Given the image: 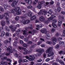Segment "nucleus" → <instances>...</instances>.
Masks as SVG:
<instances>
[{"instance_id": "obj_1", "label": "nucleus", "mask_w": 65, "mask_h": 65, "mask_svg": "<svg viewBox=\"0 0 65 65\" xmlns=\"http://www.w3.org/2000/svg\"><path fill=\"white\" fill-rule=\"evenodd\" d=\"M4 15H0V19H3L4 17H5V18L6 20L7 23L8 25H9V24H10V23H9V21L8 20L9 18L8 13H5Z\"/></svg>"}, {"instance_id": "obj_2", "label": "nucleus", "mask_w": 65, "mask_h": 65, "mask_svg": "<svg viewBox=\"0 0 65 65\" xmlns=\"http://www.w3.org/2000/svg\"><path fill=\"white\" fill-rule=\"evenodd\" d=\"M53 50V47H50L46 51V53H48L47 55L48 57L53 56L54 55V52L52 51Z\"/></svg>"}, {"instance_id": "obj_3", "label": "nucleus", "mask_w": 65, "mask_h": 65, "mask_svg": "<svg viewBox=\"0 0 65 65\" xmlns=\"http://www.w3.org/2000/svg\"><path fill=\"white\" fill-rule=\"evenodd\" d=\"M20 10V7H17L16 9H12L9 12L10 13H14L16 11V13L18 15H19L21 14V11H19Z\"/></svg>"}, {"instance_id": "obj_4", "label": "nucleus", "mask_w": 65, "mask_h": 65, "mask_svg": "<svg viewBox=\"0 0 65 65\" xmlns=\"http://www.w3.org/2000/svg\"><path fill=\"white\" fill-rule=\"evenodd\" d=\"M25 58L29 61H34V60L35 59V57L33 55H30L29 57L28 56H25Z\"/></svg>"}, {"instance_id": "obj_5", "label": "nucleus", "mask_w": 65, "mask_h": 65, "mask_svg": "<svg viewBox=\"0 0 65 65\" xmlns=\"http://www.w3.org/2000/svg\"><path fill=\"white\" fill-rule=\"evenodd\" d=\"M19 22L23 23L24 25H26V24H29L30 23V20H25L23 19L21 20H19Z\"/></svg>"}, {"instance_id": "obj_6", "label": "nucleus", "mask_w": 65, "mask_h": 65, "mask_svg": "<svg viewBox=\"0 0 65 65\" xmlns=\"http://www.w3.org/2000/svg\"><path fill=\"white\" fill-rule=\"evenodd\" d=\"M28 16L29 17H31L32 16V12L31 11H29L28 14H25L24 16H22L21 17V18L22 19H24L25 17H27Z\"/></svg>"}, {"instance_id": "obj_7", "label": "nucleus", "mask_w": 65, "mask_h": 65, "mask_svg": "<svg viewBox=\"0 0 65 65\" xmlns=\"http://www.w3.org/2000/svg\"><path fill=\"white\" fill-rule=\"evenodd\" d=\"M47 11L44 10H40V12L38 13V15H40L42 13V14H43L44 13H47Z\"/></svg>"}, {"instance_id": "obj_8", "label": "nucleus", "mask_w": 65, "mask_h": 65, "mask_svg": "<svg viewBox=\"0 0 65 65\" xmlns=\"http://www.w3.org/2000/svg\"><path fill=\"white\" fill-rule=\"evenodd\" d=\"M51 40H52V42H53V44L54 45H55L56 44V43L55 42H57V38L56 37H53L51 39Z\"/></svg>"}, {"instance_id": "obj_9", "label": "nucleus", "mask_w": 65, "mask_h": 65, "mask_svg": "<svg viewBox=\"0 0 65 65\" xmlns=\"http://www.w3.org/2000/svg\"><path fill=\"white\" fill-rule=\"evenodd\" d=\"M56 16L52 15L51 16V17H50L47 19L49 21H51V20H53V19L54 18H56Z\"/></svg>"}, {"instance_id": "obj_10", "label": "nucleus", "mask_w": 65, "mask_h": 65, "mask_svg": "<svg viewBox=\"0 0 65 65\" xmlns=\"http://www.w3.org/2000/svg\"><path fill=\"white\" fill-rule=\"evenodd\" d=\"M25 1L27 3H28L29 5H31L33 3L32 1L31 0H25Z\"/></svg>"}, {"instance_id": "obj_11", "label": "nucleus", "mask_w": 65, "mask_h": 65, "mask_svg": "<svg viewBox=\"0 0 65 65\" xmlns=\"http://www.w3.org/2000/svg\"><path fill=\"white\" fill-rule=\"evenodd\" d=\"M49 34L50 33L48 32H47L46 34V37L47 39H49L50 38V36Z\"/></svg>"}, {"instance_id": "obj_12", "label": "nucleus", "mask_w": 65, "mask_h": 65, "mask_svg": "<svg viewBox=\"0 0 65 65\" xmlns=\"http://www.w3.org/2000/svg\"><path fill=\"white\" fill-rule=\"evenodd\" d=\"M7 50L8 52H10L11 53H13V52L12 51V48L10 46L7 49Z\"/></svg>"}, {"instance_id": "obj_13", "label": "nucleus", "mask_w": 65, "mask_h": 65, "mask_svg": "<svg viewBox=\"0 0 65 65\" xmlns=\"http://www.w3.org/2000/svg\"><path fill=\"white\" fill-rule=\"evenodd\" d=\"M62 20H59L58 21V26L59 27L61 26L62 24Z\"/></svg>"}, {"instance_id": "obj_14", "label": "nucleus", "mask_w": 65, "mask_h": 65, "mask_svg": "<svg viewBox=\"0 0 65 65\" xmlns=\"http://www.w3.org/2000/svg\"><path fill=\"white\" fill-rule=\"evenodd\" d=\"M39 20L41 22H43L45 20V18L42 16H41L39 18Z\"/></svg>"}, {"instance_id": "obj_15", "label": "nucleus", "mask_w": 65, "mask_h": 65, "mask_svg": "<svg viewBox=\"0 0 65 65\" xmlns=\"http://www.w3.org/2000/svg\"><path fill=\"white\" fill-rule=\"evenodd\" d=\"M9 27L10 28V29H11L12 32H14V31H15V30L16 29V28H13V27L12 26H9Z\"/></svg>"}, {"instance_id": "obj_16", "label": "nucleus", "mask_w": 65, "mask_h": 65, "mask_svg": "<svg viewBox=\"0 0 65 65\" xmlns=\"http://www.w3.org/2000/svg\"><path fill=\"white\" fill-rule=\"evenodd\" d=\"M36 18H37V16H33L30 18V20L31 21H33V20H34L35 19H36Z\"/></svg>"}, {"instance_id": "obj_17", "label": "nucleus", "mask_w": 65, "mask_h": 65, "mask_svg": "<svg viewBox=\"0 0 65 65\" xmlns=\"http://www.w3.org/2000/svg\"><path fill=\"white\" fill-rule=\"evenodd\" d=\"M36 32V30H35L34 29L33 30V31H32V32H31V31H29L28 33L29 34H33L34 33H35Z\"/></svg>"}, {"instance_id": "obj_18", "label": "nucleus", "mask_w": 65, "mask_h": 65, "mask_svg": "<svg viewBox=\"0 0 65 65\" xmlns=\"http://www.w3.org/2000/svg\"><path fill=\"white\" fill-rule=\"evenodd\" d=\"M32 52V51H30V50L29 51H27V52H25L23 53V54L24 55H26L27 54H29V53H30L31 52Z\"/></svg>"}, {"instance_id": "obj_19", "label": "nucleus", "mask_w": 65, "mask_h": 65, "mask_svg": "<svg viewBox=\"0 0 65 65\" xmlns=\"http://www.w3.org/2000/svg\"><path fill=\"white\" fill-rule=\"evenodd\" d=\"M56 61L57 62H59L60 63L62 64V65H64V62L62 60L59 61V60L57 59V60Z\"/></svg>"}, {"instance_id": "obj_20", "label": "nucleus", "mask_w": 65, "mask_h": 65, "mask_svg": "<svg viewBox=\"0 0 65 65\" xmlns=\"http://www.w3.org/2000/svg\"><path fill=\"white\" fill-rule=\"evenodd\" d=\"M46 29L45 28H44L41 31V33H45V32H46Z\"/></svg>"}, {"instance_id": "obj_21", "label": "nucleus", "mask_w": 65, "mask_h": 65, "mask_svg": "<svg viewBox=\"0 0 65 65\" xmlns=\"http://www.w3.org/2000/svg\"><path fill=\"white\" fill-rule=\"evenodd\" d=\"M5 25V22L4 21H2L1 22V25L2 26H4Z\"/></svg>"}, {"instance_id": "obj_22", "label": "nucleus", "mask_w": 65, "mask_h": 65, "mask_svg": "<svg viewBox=\"0 0 65 65\" xmlns=\"http://www.w3.org/2000/svg\"><path fill=\"white\" fill-rule=\"evenodd\" d=\"M52 12H53V10L52 9H51L49 10V11L48 12V13L50 14H52Z\"/></svg>"}, {"instance_id": "obj_23", "label": "nucleus", "mask_w": 65, "mask_h": 65, "mask_svg": "<svg viewBox=\"0 0 65 65\" xmlns=\"http://www.w3.org/2000/svg\"><path fill=\"white\" fill-rule=\"evenodd\" d=\"M1 64H2V65H6V64H7V61H5V62L2 61L1 62Z\"/></svg>"}, {"instance_id": "obj_24", "label": "nucleus", "mask_w": 65, "mask_h": 65, "mask_svg": "<svg viewBox=\"0 0 65 65\" xmlns=\"http://www.w3.org/2000/svg\"><path fill=\"white\" fill-rule=\"evenodd\" d=\"M4 6L5 10H6L7 8L8 7V5L7 4H5L4 5Z\"/></svg>"}, {"instance_id": "obj_25", "label": "nucleus", "mask_w": 65, "mask_h": 65, "mask_svg": "<svg viewBox=\"0 0 65 65\" xmlns=\"http://www.w3.org/2000/svg\"><path fill=\"white\" fill-rule=\"evenodd\" d=\"M13 4H15V5H17V4L18 3V1L17 0H16V1H14L12 3Z\"/></svg>"}, {"instance_id": "obj_26", "label": "nucleus", "mask_w": 65, "mask_h": 65, "mask_svg": "<svg viewBox=\"0 0 65 65\" xmlns=\"http://www.w3.org/2000/svg\"><path fill=\"white\" fill-rule=\"evenodd\" d=\"M64 42L63 41H61V42H60L59 43V44L60 45V46H62V45H63L64 44Z\"/></svg>"}, {"instance_id": "obj_27", "label": "nucleus", "mask_w": 65, "mask_h": 65, "mask_svg": "<svg viewBox=\"0 0 65 65\" xmlns=\"http://www.w3.org/2000/svg\"><path fill=\"white\" fill-rule=\"evenodd\" d=\"M28 28H30V29H33L32 28V27H33L32 26V24H29L28 25Z\"/></svg>"}, {"instance_id": "obj_28", "label": "nucleus", "mask_w": 65, "mask_h": 65, "mask_svg": "<svg viewBox=\"0 0 65 65\" xmlns=\"http://www.w3.org/2000/svg\"><path fill=\"white\" fill-rule=\"evenodd\" d=\"M20 32H21V30H20V29H18L16 32V33L18 35L20 34Z\"/></svg>"}, {"instance_id": "obj_29", "label": "nucleus", "mask_w": 65, "mask_h": 65, "mask_svg": "<svg viewBox=\"0 0 65 65\" xmlns=\"http://www.w3.org/2000/svg\"><path fill=\"white\" fill-rule=\"evenodd\" d=\"M5 32L4 31H2L1 35V37H3V36H4V35H5Z\"/></svg>"}, {"instance_id": "obj_30", "label": "nucleus", "mask_w": 65, "mask_h": 65, "mask_svg": "<svg viewBox=\"0 0 65 65\" xmlns=\"http://www.w3.org/2000/svg\"><path fill=\"white\" fill-rule=\"evenodd\" d=\"M37 27L39 29H40L42 27V26L41 25V24H40L39 25H38L37 26Z\"/></svg>"}, {"instance_id": "obj_31", "label": "nucleus", "mask_w": 65, "mask_h": 65, "mask_svg": "<svg viewBox=\"0 0 65 65\" xmlns=\"http://www.w3.org/2000/svg\"><path fill=\"white\" fill-rule=\"evenodd\" d=\"M52 26L54 28H57V25L56 24L53 23H52Z\"/></svg>"}, {"instance_id": "obj_32", "label": "nucleus", "mask_w": 65, "mask_h": 65, "mask_svg": "<svg viewBox=\"0 0 65 65\" xmlns=\"http://www.w3.org/2000/svg\"><path fill=\"white\" fill-rule=\"evenodd\" d=\"M22 48L23 50H24V52H29V51H28V48H26L25 49L23 48Z\"/></svg>"}, {"instance_id": "obj_33", "label": "nucleus", "mask_w": 65, "mask_h": 65, "mask_svg": "<svg viewBox=\"0 0 65 65\" xmlns=\"http://www.w3.org/2000/svg\"><path fill=\"white\" fill-rule=\"evenodd\" d=\"M46 43L47 44H51L52 43V42L50 41H47L46 42Z\"/></svg>"}, {"instance_id": "obj_34", "label": "nucleus", "mask_w": 65, "mask_h": 65, "mask_svg": "<svg viewBox=\"0 0 65 65\" xmlns=\"http://www.w3.org/2000/svg\"><path fill=\"white\" fill-rule=\"evenodd\" d=\"M37 8H39V9H40V8H41V6L40 4H39L37 6Z\"/></svg>"}, {"instance_id": "obj_35", "label": "nucleus", "mask_w": 65, "mask_h": 65, "mask_svg": "<svg viewBox=\"0 0 65 65\" xmlns=\"http://www.w3.org/2000/svg\"><path fill=\"white\" fill-rule=\"evenodd\" d=\"M39 4H44V1H43L41 2H39L38 3Z\"/></svg>"}, {"instance_id": "obj_36", "label": "nucleus", "mask_w": 65, "mask_h": 65, "mask_svg": "<svg viewBox=\"0 0 65 65\" xmlns=\"http://www.w3.org/2000/svg\"><path fill=\"white\" fill-rule=\"evenodd\" d=\"M22 62H23V63H24V62H27L28 61L27 60L25 59H24L22 60Z\"/></svg>"}, {"instance_id": "obj_37", "label": "nucleus", "mask_w": 65, "mask_h": 65, "mask_svg": "<svg viewBox=\"0 0 65 65\" xmlns=\"http://www.w3.org/2000/svg\"><path fill=\"white\" fill-rule=\"evenodd\" d=\"M27 7L28 9H31V8H33V6H29Z\"/></svg>"}, {"instance_id": "obj_38", "label": "nucleus", "mask_w": 65, "mask_h": 65, "mask_svg": "<svg viewBox=\"0 0 65 65\" xmlns=\"http://www.w3.org/2000/svg\"><path fill=\"white\" fill-rule=\"evenodd\" d=\"M55 31H56V29H55L54 28H53L51 30V33H53L54 32H55Z\"/></svg>"}, {"instance_id": "obj_39", "label": "nucleus", "mask_w": 65, "mask_h": 65, "mask_svg": "<svg viewBox=\"0 0 65 65\" xmlns=\"http://www.w3.org/2000/svg\"><path fill=\"white\" fill-rule=\"evenodd\" d=\"M36 51L37 52H38V53H40V49H37L36 50Z\"/></svg>"}, {"instance_id": "obj_40", "label": "nucleus", "mask_w": 65, "mask_h": 65, "mask_svg": "<svg viewBox=\"0 0 65 65\" xmlns=\"http://www.w3.org/2000/svg\"><path fill=\"white\" fill-rule=\"evenodd\" d=\"M52 23H53V24H54V23H57V20L54 19L52 21Z\"/></svg>"}, {"instance_id": "obj_41", "label": "nucleus", "mask_w": 65, "mask_h": 65, "mask_svg": "<svg viewBox=\"0 0 65 65\" xmlns=\"http://www.w3.org/2000/svg\"><path fill=\"white\" fill-rule=\"evenodd\" d=\"M57 40H58V41H60L61 40H62V38H60L59 37H58L57 38Z\"/></svg>"}, {"instance_id": "obj_42", "label": "nucleus", "mask_w": 65, "mask_h": 65, "mask_svg": "<svg viewBox=\"0 0 65 65\" xmlns=\"http://www.w3.org/2000/svg\"><path fill=\"white\" fill-rule=\"evenodd\" d=\"M0 11H2L3 12V11H4V9L1 7L0 6Z\"/></svg>"}, {"instance_id": "obj_43", "label": "nucleus", "mask_w": 65, "mask_h": 65, "mask_svg": "<svg viewBox=\"0 0 65 65\" xmlns=\"http://www.w3.org/2000/svg\"><path fill=\"white\" fill-rule=\"evenodd\" d=\"M57 9L58 12H60V11H61V8L60 7H59Z\"/></svg>"}, {"instance_id": "obj_44", "label": "nucleus", "mask_w": 65, "mask_h": 65, "mask_svg": "<svg viewBox=\"0 0 65 65\" xmlns=\"http://www.w3.org/2000/svg\"><path fill=\"white\" fill-rule=\"evenodd\" d=\"M4 54L6 56H9V53H7L6 52L4 53Z\"/></svg>"}, {"instance_id": "obj_45", "label": "nucleus", "mask_w": 65, "mask_h": 65, "mask_svg": "<svg viewBox=\"0 0 65 65\" xmlns=\"http://www.w3.org/2000/svg\"><path fill=\"white\" fill-rule=\"evenodd\" d=\"M27 33V31L25 30H24L23 31V35H25Z\"/></svg>"}, {"instance_id": "obj_46", "label": "nucleus", "mask_w": 65, "mask_h": 65, "mask_svg": "<svg viewBox=\"0 0 65 65\" xmlns=\"http://www.w3.org/2000/svg\"><path fill=\"white\" fill-rule=\"evenodd\" d=\"M6 30H7V31H9V28L7 27H6V28H5Z\"/></svg>"}, {"instance_id": "obj_47", "label": "nucleus", "mask_w": 65, "mask_h": 65, "mask_svg": "<svg viewBox=\"0 0 65 65\" xmlns=\"http://www.w3.org/2000/svg\"><path fill=\"white\" fill-rule=\"evenodd\" d=\"M15 20L16 21H18L19 20V17L17 16L15 18Z\"/></svg>"}, {"instance_id": "obj_48", "label": "nucleus", "mask_w": 65, "mask_h": 65, "mask_svg": "<svg viewBox=\"0 0 65 65\" xmlns=\"http://www.w3.org/2000/svg\"><path fill=\"white\" fill-rule=\"evenodd\" d=\"M54 2L53 1H51L50 2V5H53L54 4Z\"/></svg>"}, {"instance_id": "obj_49", "label": "nucleus", "mask_w": 65, "mask_h": 65, "mask_svg": "<svg viewBox=\"0 0 65 65\" xmlns=\"http://www.w3.org/2000/svg\"><path fill=\"white\" fill-rule=\"evenodd\" d=\"M40 53H43L44 52V50L43 49H40Z\"/></svg>"}, {"instance_id": "obj_50", "label": "nucleus", "mask_w": 65, "mask_h": 65, "mask_svg": "<svg viewBox=\"0 0 65 65\" xmlns=\"http://www.w3.org/2000/svg\"><path fill=\"white\" fill-rule=\"evenodd\" d=\"M17 42H14L13 44L14 46H17Z\"/></svg>"}, {"instance_id": "obj_51", "label": "nucleus", "mask_w": 65, "mask_h": 65, "mask_svg": "<svg viewBox=\"0 0 65 65\" xmlns=\"http://www.w3.org/2000/svg\"><path fill=\"white\" fill-rule=\"evenodd\" d=\"M23 46L24 47H27V45L25 43H24L23 45Z\"/></svg>"}, {"instance_id": "obj_52", "label": "nucleus", "mask_w": 65, "mask_h": 65, "mask_svg": "<svg viewBox=\"0 0 65 65\" xmlns=\"http://www.w3.org/2000/svg\"><path fill=\"white\" fill-rule=\"evenodd\" d=\"M63 52H63V51H61L59 52V54H60V55H61V54H64Z\"/></svg>"}, {"instance_id": "obj_53", "label": "nucleus", "mask_w": 65, "mask_h": 65, "mask_svg": "<svg viewBox=\"0 0 65 65\" xmlns=\"http://www.w3.org/2000/svg\"><path fill=\"white\" fill-rule=\"evenodd\" d=\"M37 61L38 62H41L42 61V60L41 59H39V60H37Z\"/></svg>"}, {"instance_id": "obj_54", "label": "nucleus", "mask_w": 65, "mask_h": 65, "mask_svg": "<svg viewBox=\"0 0 65 65\" xmlns=\"http://www.w3.org/2000/svg\"><path fill=\"white\" fill-rule=\"evenodd\" d=\"M24 40L25 41V42H26L27 41H28V39H27V37L26 38H25L24 39Z\"/></svg>"}, {"instance_id": "obj_55", "label": "nucleus", "mask_w": 65, "mask_h": 65, "mask_svg": "<svg viewBox=\"0 0 65 65\" xmlns=\"http://www.w3.org/2000/svg\"><path fill=\"white\" fill-rule=\"evenodd\" d=\"M55 47L56 48H59V44H58L56 45L55 46Z\"/></svg>"}, {"instance_id": "obj_56", "label": "nucleus", "mask_w": 65, "mask_h": 65, "mask_svg": "<svg viewBox=\"0 0 65 65\" xmlns=\"http://www.w3.org/2000/svg\"><path fill=\"white\" fill-rule=\"evenodd\" d=\"M40 53H38V54H36V56H40L41 55V54H40Z\"/></svg>"}, {"instance_id": "obj_57", "label": "nucleus", "mask_w": 65, "mask_h": 65, "mask_svg": "<svg viewBox=\"0 0 65 65\" xmlns=\"http://www.w3.org/2000/svg\"><path fill=\"white\" fill-rule=\"evenodd\" d=\"M20 43L21 44H22L24 43V42H23V41L22 40H21L20 41Z\"/></svg>"}, {"instance_id": "obj_58", "label": "nucleus", "mask_w": 65, "mask_h": 65, "mask_svg": "<svg viewBox=\"0 0 65 65\" xmlns=\"http://www.w3.org/2000/svg\"><path fill=\"white\" fill-rule=\"evenodd\" d=\"M50 60V59L48 58H47L45 60V61L46 62H48V61H49Z\"/></svg>"}, {"instance_id": "obj_59", "label": "nucleus", "mask_w": 65, "mask_h": 65, "mask_svg": "<svg viewBox=\"0 0 65 65\" xmlns=\"http://www.w3.org/2000/svg\"><path fill=\"white\" fill-rule=\"evenodd\" d=\"M60 35L58 33H57L56 34V37H58Z\"/></svg>"}, {"instance_id": "obj_60", "label": "nucleus", "mask_w": 65, "mask_h": 65, "mask_svg": "<svg viewBox=\"0 0 65 65\" xmlns=\"http://www.w3.org/2000/svg\"><path fill=\"white\" fill-rule=\"evenodd\" d=\"M41 43H42V42H39L37 44L38 45H40V44Z\"/></svg>"}, {"instance_id": "obj_61", "label": "nucleus", "mask_w": 65, "mask_h": 65, "mask_svg": "<svg viewBox=\"0 0 65 65\" xmlns=\"http://www.w3.org/2000/svg\"><path fill=\"white\" fill-rule=\"evenodd\" d=\"M18 62L19 63H21L22 62V60H19L18 61Z\"/></svg>"}, {"instance_id": "obj_62", "label": "nucleus", "mask_w": 65, "mask_h": 65, "mask_svg": "<svg viewBox=\"0 0 65 65\" xmlns=\"http://www.w3.org/2000/svg\"><path fill=\"white\" fill-rule=\"evenodd\" d=\"M63 36H65V30H64L63 31Z\"/></svg>"}, {"instance_id": "obj_63", "label": "nucleus", "mask_w": 65, "mask_h": 65, "mask_svg": "<svg viewBox=\"0 0 65 65\" xmlns=\"http://www.w3.org/2000/svg\"><path fill=\"white\" fill-rule=\"evenodd\" d=\"M61 14H65V12L64 11H62L61 12Z\"/></svg>"}, {"instance_id": "obj_64", "label": "nucleus", "mask_w": 65, "mask_h": 65, "mask_svg": "<svg viewBox=\"0 0 65 65\" xmlns=\"http://www.w3.org/2000/svg\"><path fill=\"white\" fill-rule=\"evenodd\" d=\"M53 65H58V64L56 63H54L53 64Z\"/></svg>"}]
</instances>
